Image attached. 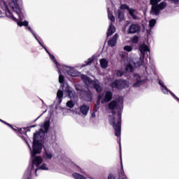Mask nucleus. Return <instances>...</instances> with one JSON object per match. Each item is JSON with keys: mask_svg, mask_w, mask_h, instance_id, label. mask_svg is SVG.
Segmentation results:
<instances>
[{"mask_svg": "<svg viewBox=\"0 0 179 179\" xmlns=\"http://www.w3.org/2000/svg\"><path fill=\"white\" fill-rule=\"evenodd\" d=\"M48 129H50V120H46L43 125H41L39 131L34 134L32 150L26 138L24 140L31 152V162H32V164H29L22 179H31V174L33 173H35V176L37 177L38 170H48L47 164H43L40 166L43 163V158L40 156H36V155H40L41 150H43V144L41 142L44 141V137L45 136V134L48 132Z\"/></svg>", "mask_w": 179, "mask_h": 179, "instance_id": "f257e3e1", "label": "nucleus"}, {"mask_svg": "<svg viewBox=\"0 0 179 179\" xmlns=\"http://www.w3.org/2000/svg\"><path fill=\"white\" fill-rule=\"evenodd\" d=\"M110 110H116L117 112L113 110L111 113L109 122L115 129V135L117 138L121 136V118L122 110L124 108V98L119 96L116 101H112L108 104Z\"/></svg>", "mask_w": 179, "mask_h": 179, "instance_id": "f03ea898", "label": "nucleus"}, {"mask_svg": "<svg viewBox=\"0 0 179 179\" xmlns=\"http://www.w3.org/2000/svg\"><path fill=\"white\" fill-rule=\"evenodd\" d=\"M62 68L63 69V72H65L67 75H69L73 78H78V76H80L81 80H83L85 85H86L87 87H94L97 93H100L101 90H103V87L100 85L99 80H92L87 76L81 74L80 72L75 70V69L64 64L62 66Z\"/></svg>", "mask_w": 179, "mask_h": 179, "instance_id": "7ed1b4c3", "label": "nucleus"}, {"mask_svg": "<svg viewBox=\"0 0 179 179\" xmlns=\"http://www.w3.org/2000/svg\"><path fill=\"white\" fill-rule=\"evenodd\" d=\"M3 4L4 10L6 12V15L7 16V17H10V19H12V20H13L14 22H16L17 26H20V27H22V26H24L25 27H27L26 28L27 30L29 31L30 33H31V34L34 36V38L36 40V41H38V44H40V45H41V47H43V48H44V50L47 52V54H48V55H50V54H51L50 52V51H48L47 48H45V46H44L43 43H41V41H40L38 38H37L36 33H34L33 29H31V27H29V22H27V21L17 22V20L16 19V17H15V16H13V14H12V13L10 12V10H9V8H8V5H6V3L5 1H3Z\"/></svg>", "mask_w": 179, "mask_h": 179, "instance_id": "20e7f679", "label": "nucleus"}, {"mask_svg": "<svg viewBox=\"0 0 179 179\" xmlns=\"http://www.w3.org/2000/svg\"><path fill=\"white\" fill-rule=\"evenodd\" d=\"M138 50L141 52L139 61L135 63L132 60H130L125 67L126 72H132L134 71V68H138V66H142V65L145 64L143 62L145 59V53L149 52L150 54V49H149V47L146 44L143 43L139 46Z\"/></svg>", "mask_w": 179, "mask_h": 179, "instance_id": "39448f33", "label": "nucleus"}, {"mask_svg": "<svg viewBox=\"0 0 179 179\" xmlns=\"http://www.w3.org/2000/svg\"><path fill=\"white\" fill-rule=\"evenodd\" d=\"M58 73H59V83L61 85V87L62 90H64V87H66V89L64 90V93H66V94H69V96L71 99H74V100H78V94H76V92L73 91L72 87L68 85V83H65V78L64 76H62L63 73H66L65 71H64V69H62V66H60L59 68H57Z\"/></svg>", "mask_w": 179, "mask_h": 179, "instance_id": "423d86ee", "label": "nucleus"}, {"mask_svg": "<svg viewBox=\"0 0 179 179\" xmlns=\"http://www.w3.org/2000/svg\"><path fill=\"white\" fill-rule=\"evenodd\" d=\"M162 0H150L151 7L150 15L152 16H159L160 11L166 9L167 3L162 1L159 3Z\"/></svg>", "mask_w": 179, "mask_h": 179, "instance_id": "0eeeda50", "label": "nucleus"}, {"mask_svg": "<svg viewBox=\"0 0 179 179\" xmlns=\"http://www.w3.org/2000/svg\"><path fill=\"white\" fill-rule=\"evenodd\" d=\"M22 2V0H10L9 6L10 8L15 12L20 20H23L24 19V16H23V12L22 8V4L20 3Z\"/></svg>", "mask_w": 179, "mask_h": 179, "instance_id": "6e6552de", "label": "nucleus"}, {"mask_svg": "<svg viewBox=\"0 0 179 179\" xmlns=\"http://www.w3.org/2000/svg\"><path fill=\"white\" fill-rule=\"evenodd\" d=\"M0 122H3V124L8 125V127L11 128V129H13V131H15V132H16V134H17L18 136L22 138V139H23V141H26V137L27 136V135L26 134V132H27L26 128L20 129V128H17V127H13L12 125H10V124H9L1 119H0Z\"/></svg>", "mask_w": 179, "mask_h": 179, "instance_id": "1a4fd4ad", "label": "nucleus"}, {"mask_svg": "<svg viewBox=\"0 0 179 179\" xmlns=\"http://www.w3.org/2000/svg\"><path fill=\"white\" fill-rule=\"evenodd\" d=\"M108 17L111 22L107 32V37H109V36H113L115 31V27L113 25V22H115V17L113 15V13L110 12V8H108Z\"/></svg>", "mask_w": 179, "mask_h": 179, "instance_id": "9d476101", "label": "nucleus"}, {"mask_svg": "<svg viewBox=\"0 0 179 179\" xmlns=\"http://www.w3.org/2000/svg\"><path fill=\"white\" fill-rule=\"evenodd\" d=\"M129 85V83L127 80H116L114 82L111 83L110 87H113V89H118L120 90L122 89H125V87H128Z\"/></svg>", "mask_w": 179, "mask_h": 179, "instance_id": "9b49d317", "label": "nucleus"}, {"mask_svg": "<svg viewBox=\"0 0 179 179\" xmlns=\"http://www.w3.org/2000/svg\"><path fill=\"white\" fill-rule=\"evenodd\" d=\"M98 97H99V100H101V103L104 104L108 103V101H111V99H113V92L107 91L99 94Z\"/></svg>", "mask_w": 179, "mask_h": 179, "instance_id": "f8f14e48", "label": "nucleus"}, {"mask_svg": "<svg viewBox=\"0 0 179 179\" xmlns=\"http://www.w3.org/2000/svg\"><path fill=\"white\" fill-rule=\"evenodd\" d=\"M134 78L136 80V82L133 85L134 87H139L144 82L148 80V76H139L138 74L134 75Z\"/></svg>", "mask_w": 179, "mask_h": 179, "instance_id": "ddd939ff", "label": "nucleus"}, {"mask_svg": "<svg viewBox=\"0 0 179 179\" xmlns=\"http://www.w3.org/2000/svg\"><path fill=\"white\" fill-rule=\"evenodd\" d=\"M141 26L138 24H131L127 30L128 34H135L139 33Z\"/></svg>", "mask_w": 179, "mask_h": 179, "instance_id": "4468645a", "label": "nucleus"}, {"mask_svg": "<svg viewBox=\"0 0 179 179\" xmlns=\"http://www.w3.org/2000/svg\"><path fill=\"white\" fill-rule=\"evenodd\" d=\"M117 40H118V34H115L113 38L108 41V45L109 47H115Z\"/></svg>", "mask_w": 179, "mask_h": 179, "instance_id": "2eb2a0df", "label": "nucleus"}, {"mask_svg": "<svg viewBox=\"0 0 179 179\" xmlns=\"http://www.w3.org/2000/svg\"><path fill=\"white\" fill-rule=\"evenodd\" d=\"M81 97L86 101H92V92L89 90L87 91H84Z\"/></svg>", "mask_w": 179, "mask_h": 179, "instance_id": "dca6fc26", "label": "nucleus"}, {"mask_svg": "<svg viewBox=\"0 0 179 179\" xmlns=\"http://www.w3.org/2000/svg\"><path fill=\"white\" fill-rule=\"evenodd\" d=\"M81 114H83V115H85V117H86V115H87V113H89V110H90V107H89V106L87 105H82L80 108H79Z\"/></svg>", "mask_w": 179, "mask_h": 179, "instance_id": "f3484780", "label": "nucleus"}, {"mask_svg": "<svg viewBox=\"0 0 179 179\" xmlns=\"http://www.w3.org/2000/svg\"><path fill=\"white\" fill-rule=\"evenodd\" d=\"M128 12L129 15L134 20H136V19H138V11L136 10V9L131 8L130 9H129Z\"/></svg>", "mask_w": 179, "mask_h": 179, "instance_id": "a211bd4d", "label": "nucleus"}, {"mask_svg": "<svg viewBox=\"0 0 179 179\" xmlns=\"http://www.w3.org/2000/svg\"><path fill=\"white\" fill-rule=\"evenodd\" d=\"M67 96L68 97H69V99H71V100L67 101L66 106L67 107H69V108H73V107L75 106V103H76V101H78V95H77V100H75V99L73 98H70L68 94H67Z\"/></svg>", "mask_w": 179, "mask_h": 179, "instance_id": "6ab92c4d", "label": "nucleus"}, {"mask_svg": "<svg viewBox=\"0 0 179 179\" xmlns=\"http://www.w3.org/2000/svg\"><path fill=\"white\" fill-rule=\"evenodd\" d=\"M44 150H45V159H48V160H51V159H52V156H54V155H52V151H51L50 148H45Z\"/></svg>", "mask_w": 179, "mask_h": 179, "instance_id": "aec40b11", "label": "nucleus"}, {"mask_svg": "<svg viewBox=\"0 0 179 179\" xmlns=\"http://www.w3.org/2000/svg\"><path fill=\"white\" fill-rule=\"evenodd\" d=\"M62 97H64V92H62L61 90H59L57 93V99L58 100L59 104L62 103Z\"/></svg>", "mask_w": 179, "mask_h": 179, "instance_id": "412c9836", "label": "nucleus"}, {"mask_svg": "<svg viewBox=\"0 0 179 179\" xmlns=\"http://www.w3.org/2000/svg\"><path fill=\"white\" fill-rule=\"evenodd\" d=\"M100 65L103 69H106L107 66H108V61L106 59H101L99 60Z\"/></svg>", "mask_w": 179, "mask_h": 179, "instance_id": "4be33fe9", "label": "nucleus"}, {"mask_svg": "<svg viewBox=\"0 0 179 179\" xmlns=\"http://www.w3.org/2000/svg\"><path fill=\"white\" fill-rule=\"evenodd\" d=\"M76 90L77 92H80V96H83V93H85V90H83V88L82 87V85L79 84L75 85Z\"/></svg>", "mask_w": 179, "mask_h": 179, "instance_id": "5701e85b", "label": "nucleus"}, {"mask_svg": "<svg viewBox=\"0 0 179 179\" xmlns=\"http://www.w3.org/2000/svg\"><path fill=\"white\" fill-rule=\"evenodd\" d=\"M116 15L117 16V18L121 21L124 20V12H122L121 10H117L116 11Z\"/></svg>", "mask_w": 179, "mask_h": 179, "instance_id": "b1692460", "label": "nucleus"}, {"mask_svg": "<svg viewBox=\"0 0 179 179\" xmlns=\"http://www.w3.org/2000/svg\"><path fill=\"white\" fill-rule=\"evenodd\" d=\"M49 56L50 59H52V61H53V62L55 64L57 68L59 69L60 66H62L64 65L58 64V62H57V60L55 59V57L53 55L50 54Z\"/></svg>", "mask_w": 179, "mask_h": 179, "instance_id": "393cba45", "label": "nucleus"}, {"mask_svg": "<svg viewBox=\"0 0 179 179\" xmlns=\"http://www.w3.org/2000/svg\"><path fill=\"white\" fill-rule=\"evenodd\" d=\"M73 177L75 179H86V178H85V176H83L78 173H73Z\"/></svg>", "mask_w": 179, "mask_h": 179, "instance_id": "a878e982", "label": "nucleus"}, {"mask_svg": "<svg viewBox=\"0 0 179 179\" xmlns=\"http://www.w3.org/2000/svg\"><path fill=\"white\" fill-rule=\"evenodd\" d=\"M120 10H129L131 8L127 4H122L120 7Z\"/></svg>", "mask_w": 179, "mask_h": 179, "instance_id": "bb28decb", "label": "nucleus"}, {"mask_svg": "<svg viewBox=\"0 0 179 179\" xmlns=\"http://www.w3.org/2000/svg\"><path fill=\"white\" fill-rule=\"evenodd\" d=\"M121 159V167H122V173L120 175V178L121 179H126L127 178V176L125 175V173H124V166H122V159L120 158Z\"/></svg>", "mask_w": 179, "mask_h": 179, "instance_id": "cd10ccee", "label": "nucleus"}, {"mask_svg": "<svg viewBox=\"0 0 179 179\" xmlns=\"http://www.w3.org/2000/svg\"><path fill=\"white\" fill-rule=\"evenodd\" d=\"M131 41L134 43V44H138L139 38L137 36H134L131 38Z\"/></svg>", "mask_w": 179, "mask_h": 179, "instance_id": "c85d7f7f", "label": "nucleus"}, {"mask_svg": "<svg viewBox=\"0 0 179 179\" xmlns=\"http://www.w3.org/2000/svg\"><path fill=\"white\" fill-rule=\"evenodd\" d=\"M156 24V20L155 19H152L150 22H149V26L152 29V27H155V25Z\"/></svg>", "mask_w": 179, "mask_h": 179, "instance_id": "c756f323", "label": "nucleus"}, {"mask_svg": "<svg viewBox=\"0 0 179 179\" xmlns=\"http://www.w3.org/2000/svg\"><path fill=\"white\" fill-rule=\"evenodd\" d=\"M93 61H94V57L89 58L87 61H85V65H90Z\"/></svg>", "mask_w": 179, "mask_h": 179, "instance_id": "7c9ffc66", "label": "nucleus"}, {"mask_svg": "<svg viewBox=\"0 0 179 179\" xmlns=\"http://www.w3.org/2000/svg\"><path fill=\"white\" fill-rule=\"evenodd\" d=\"M100 101L101 103V99H100V97L98 96V100L96 101V104L95 105L96 110H99V108H100Z\"/></svg>", "mask_w": 179, "mask_h": 179, "instance_id": "2f4dec72", "label": "nucleus"}, {"mask_svg": "<svg viewBox=\"0 0 179 179\" xmlns=\"http://www.w3.org/2000/svg\"><path fill=\"white\" fill-rule=\"evenodd\" d=\"M124 51H127V52H131L132 51V48L129 45H126L124 47Z\"/></svg>", "mask_w": 179, "mask_h": 179, "instance_id": "473e14b6", "label": "nucleus"}, {"mask_svg": "<svg viewBox=\"0 0 179 179\" xmlns=\"http://www.w3.org/2000/svg\"><path fill=\"white\" fill-rule=\"evenodd\" d=\"M116 75L117 76L121 77L122 76V75H124V73L122 71L119 70L117 71Z\"/></svg>", "mask_w": 179, "mask_h": 179, "instance_id": "72a5a7b5", "label": "nucleus"}, {"mask_svg": "<svg viewBox=\"0 0 179 179\" xmlns=\"http://www.w3.org/2000/svg\"><path fill=\"white\" fill-rule=\"evenodd\" d=\"M96 113H97V109H94V111L92 112V118L96 117Z\"/></svg>", "mask_w": 179, "mask_h": 179, "instance_id": "f704fd0d", "label": "nucleus"}, {"mask_svg": "<svg viewBox=\"0 0 179 179\" xmlns=\"http://www.w3.org/2000/svg\"><path fill=\"white\" fill-rule=\"evenodd\" d=\"M171 1V2H173L176 5H178L179 0H169Z\"/></svg>", "mask_w": 179, "mask_h": 179, "instance_id": "c9c22d12", "label": "nucleus"}, {"mask_svg": "<svg viewBox=\"0 0 179 179\" xmlns=\"http://www.w3.org/2000/svg\"><path fill=\"white\" fill-rule=\"evenodd\" d=\"M108 179H115V177L113 174H110L108 177Z\"/></svg>", "mask_w": 179, "mask_h": 179, "instance_id": "e433bc0d", "label": "nucleus"}, {"mask_svg": "<svg viewBox=\"0 0 179 179\" xmlns=\"http://www.w3.org/2000/svg\"><path fill=\"white\" fill-rule=\"evenodd\" d=\"M44 113H47V110H45L39 117H38L35 121H37V120H38V118H40V117H41V115H43V114H44Z\"/></svg>", "mask_w": 179, "mask_h": 179, "instance_id": "4c0bfd02", "label": "nucleus"}, {"mask_svg": "<svg viewBox=\"0 0 179 179\" xmlns=\"http://www.w3.org/2000/svg\"><path fill=\"white\" fill-rule=\"evenodd\" d=\"M34 127H36V125H32L30 127V128H34Z\"/></svg>", "mask_w": 179, "mask_h": 179, "instance_id": "58836bf2", "label": "nucleus"}, {"mask_svg": "<svg viewBox=\"0 0 179 179\" xmlns=\"http://www.w3.org/2000/svg\"><path fill=\"white\" fill-rule=\"evenodd\" d=\"M120 152H121V143H120Z\"/></svg>", "mask_w": 179, "mask_h": 179, "instance_id": "ea45409f", "label": "nucleus"}, {"mask_svg": "<svg viewBox=\"0 0 179 179\" xmlns=\"http://www.w3.org/2000/svg\"><path fill=\"white\" fill-rule=\"evenodd\" d=\"M122 57H124V55H122Z\"/></svg>", "mask_w": 179, "mask_h": 179, "instance_id": "a19ab883", "label": "nucleus"}]
</instances>
